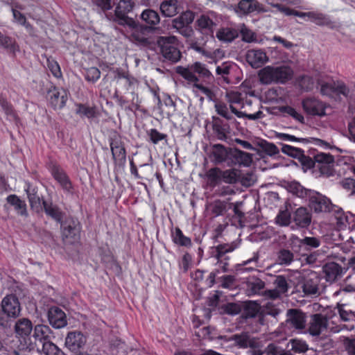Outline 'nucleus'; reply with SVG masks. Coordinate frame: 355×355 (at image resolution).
Returning <instances> with one entry per match:
<instances>
[{
	"label": "nucleus",
	"mask_w": 355,
	"mask_h": 355,
	"mask_svg": "<svg viewBox=\"0 0 355 355\" xmlns=\"http://www.w3.org/2000/svg\"><path fill=\"white\" fill-rule=\"evenodd\" d=\"M293 71L286 65L267 66L261 69L258 76L261 83L270 85L272 83H285L292 78Z\"/></svg>",
	"instance_id": "f257e3e1"
},
{
	"label": "nucleus",
	"mask_w": 355,
	"mask_h": 355,
	"mask_svg": "<svg viewBox=\"0 0 355 355\" xmlns=\"http://www.w3.org/2000/svg\"><path fill=\"white\" fill-rule=\"evenodd\" d=\"M228 341L234 342V345L239 348H249L250 355H263L265 353L263 341L249 331H243L233 334L228 338Z\"/></svg>",
	"instance_id": "f03ea898"
},
{
	"label": "nucleus",
	"mask_w": 355,
	"mask_h": 355,
	"mask_svg": "<svg viewBox=\"0 0 355 355\" xmlns=\"http://www.w3.org/2000/svg\"><path fill=\"white\" fill-rule=\"evenodd\" d=\"M135 6L132 0H120L116 6L114 14L106 15L107 18L123 27H135L137 21L128 14L131 13Z\"/></svg>",
	"instance_id": "7ed1b4c3"
},
{
	"label": "nucleus",
	"mask_w": 355,
	"mask_h": 355,
	"mask_svg": "<svg viewBox=\"0 0 355 355\" xmlns=\"http://www.w3.org/2000/svg\"><path fill=\"white\" fill-rule=\"evenodd\" d=\"M176 72L190 83H197L200 80H210L211 73L204 64L196 62L187 67H178Z\"/></svg>",
	"instance_id": "20e7f679"
},
{
	"label": "nucleus",
	"mask_w": 355,
	"mask_h": 355,
	"mask_svg": "<svg viewBox=\"0 0 355 355\" xmlns=\"http://www.w3.org/2000/svg\"><path fill=\"white\" fill-rule=\"evenodd\" d=\"M132 30L131 37L132 41L138 46L153 49L157 44V39L153 35V30L150 26H145L137 21L135 27H128Z\"/></svg>",
	"instance_id": "39448f33"
},
{
	"label": "nucleus",
	"mask_w": 355,
	"mask_h": 355,
	"mask_svg": "<svg viewBox=\"0 0 355 355\" xmlns=\"http://www.w3.org/2000/svg\"><path fill=\"white\" fill-rule=\"evenodd\" d=\"M157 44L166 60L173 63L180 60L182 54L178 46V40L175 36H159L157 38Z\"/></svg>",
	"instance_id": "423d86ee"
},
{
	"label": "nucleus",
	"mask_w": 355,
	"mask_h": 355,
	"mask_svg": "<svg viewBox=\"0 0 355 355\" xmlns=\"http://www.w3.org/2000/svg\"><path fill=\"white\" fill-rule=\"evenodd\" d=\"M238 245V243L232 242L230 243L219 244L210 248V258L216 261V263L219 265L223 272L228 270V261L230 260L228 254L237 248Z\"/></svg>",
	"instance_id": "0eeeda50"
},
{
	"label": "nucleus",
	"mask_w": 355,
	"mask_h": 355,
	"mask_svg": "<svg viewBox=\"0 0 355 355\" xmlns=\"http://www.w3.org/2000/svg\"><path fill=\"white\" fill-rule=\"evenodd\" d=\"M33 328L32 322L26 318H19L15 322L14 331L17 338L24 340V343L21 342L17 349L13 351L15 355H20L21 352L28 349L27 340H30L29 336L33 331Z\"/></svg>",
	"instance_id": "6e6552de"
},
{
	"label": "nucleus",
	"mask_w": 355,
	"mask_h": 355,
	"mask_svg": "<svg viewBox=\"0 0 355 355\" xmlns=\"http://www.w3.org/2000/svg\"><path fill=\"white\" fill-rule=\"evenodd\" d=\"M282 325L290 331L302 332L306 326V315L298 309H289L286 311V319Z\"/></svg>",
	"instance_id": "1a4fd4ad"
},
{
	"label": "nucleus",
	"mask_w": 355,
	"mask_h": 355,
	"mask_svg": "<svg viewBox=\"0 0 355 355\" xmlns=\"http://www.w3.org/2000/svg\"><path fill=\"white\" fill-rule=\"evenodd\" d=\"M62 240L66 243H73L80 237V227L79 222L74 218H67L60 224Z\"/></svg>",
	"instance_id": "9d476101"
},
{
	"label": "nucleus",
	"mask_w": 355,
	"mask_h": 355,
	"mask_svg": "<svg viewBox=\"0 0 355 355\" xmlns=\"http://www.w3.org/2000/svg\"><path fill=\"white\" fill-rule=\"evenodd\" d=\"M308 198L310 208L315 213L329 212L333 209L330 200L315 191L309 192Z\"/></svg>",
	"instance_id": "9b49d317"
},
{
	"label": "nucleus",
	"mask_w": 355,
	"mask_h": 355,
	"mask_svg": "<svg viewBox=\"0 0 355 355\" xmlns=\"http://www.w3.org/2000/svg\"><path fill=\"white\" fill-rule=\"evenodd\" d=\"M3 313L12 319L18 318L21 313V305L17 297L15 295L10 294L6 295L1 304Z\"/></svg>",
	"instance_id": "f8f14e48"
},
{
	"label": "nucleus",
	"mask_w": 355,
	"mask_h": 355,
	"mask_svg": "<svg viewBox=\"0 0 355 355\" xmlns=\"http://www.w3.org/2000/svg\"><path fill=\"white\" fill-rule=\"evenodd\" d=\"M304 111L309 115L322 116L326 115V104L315 97H307L302 101Z\"/></svg>",
	"instance_id": "ddd939ff"
},
{
	"label": "nucleus",
	"mask_w": 355,
	"mask_h": 355,
	"mask_svg": "<svg viewBox=\"0 0 355 355\" xmlns=\"http://www.w3.org/2000/svg\"><path fill=\"white\" fill-rule=\"evenodd\" d=\"M315 168L318 169L322 175L327 177L334 175V158L331 155L320 153L315 155Z\"/></svg>",
	"instance_id": "4468645a"
},
{
	"label": "nucleus",
	"mask_w": 355,
	"mask_h": 355,
	"mask_svg": "<svg viewBox=\"0 0 355 355\" xmlns=\"http://www.w3.org/2000/svg\"><path fill=\"white\" fill-rule=\"evenodd\" d=\"M25 191L27 194L28 200L30 204L31 209L37 214L42 211L43 200H45L42 195L39 193V189L37 187L26 183Z\"/></svg>",
	"instance_id": "2eb2a0df"
},
{
	"label": "nucleus",
	"mask_w": 355,
	"mask_h": 355,
	"mask_svg": "<svg viewBox=\"0 0 355 355\" xmlns=\"http://www.w3.org/2000/svg\"><path fill=\"white\" fill-rule=\"evenodd\" d=\"M86 342L87 338L81 331H72L67 334L64 345L71 352H78L84 347Z\"/></svg>",
	"instance_id": "dca6fc26"
},
{
	"label": "nucleus",
	"mask_w": 355,
	"mask_h": 355,
	"mask_svg": "<svg viewBox=\"0 0 355 355\" xmlns=\"http://www.w3.org/2000/svg\"><path fill=\"white\" fill-rule=\"evenodd\" d=\"M320 279L315 272H312L306 277L302 284V291L306 296L318 297L320 295Z\"/></svg>",
	"instance_id": "f3484780"
},
{
	"label": "nucleus",
	"mask_w": 355,
	"mask_h": 355,
	"mask_svg": "<svg viewBox=\"0 0 355 355\" xmlns=\"http://www.w3.org/2000/svg\"><path fill=\"white\" fill-rule=\"evenodd\" d=\"M328 327V319L326 315L315 313L311 315L308 332L312 336H319Z\"/></svg>",
	"instance_id": "a211bd4d"
},
{
	"label": "nucleus",
	"mask_w": 355,
	"mask_h": 355,
	"mask_svg": "<svg viewBox=\"0 0 355 355\" xmlns=\"http://www.w3.org/2000/svg\"><path fill=\"white\" fill-rule=\"evenodd\" d=\"M212 130L214 137L220 141H227L230 138V125L218 116L212 117Z\"/></svg>",
	"instance_id": "6ab92c4d"
},
{
	"label": "nucleus",
	"mask_w": 355,
	"mask_h": 355,
	"mask_svg": "<svg viewBox=\"0 0 355 355\" xmlns=\"http://www.w3.org/2000/svg\"><path fill=\"white\" fill-rule=\"evenodd\" d=\"M48 320L55 329H61L67 324L65 313L58 306H52L48 311Z\"/></svg>",
	"instance_id": "aec40b11"
},
{
	"label": "nucleus",
	"mask_w": 355,
	"mask_h": 355,
	"mask_svg": "<svg viewBox=\"0 0 355 355\" xmlns=\"http://www.w3.org/2000/svg\"><path fill=\"white\" fill-rule=\"evenodd\" d=\"M247 62L254 69L262 67L268 61L266 52L262 49H250L245 55Z\"/></svg>",
	"instance_id": "412c9836"
},
{
	"label": "nucleus",
	"mask_w": 355,
	"mask_h": 355,
	"mask_svg": "<svg viewBox=\"0 0 355 355\" xmlns=\"http://www.w3.org/2000/svg\"><path fill=\"white\" fill-rule=\"evenodd\" d=\"M235 11L240 15H248L255 11L266 12L267 10L257 0H241Z\"/></svg>",
	"instance_id": "4be33fe9"
},
{
	"label": "nucleus",
	"mask_w": 355,
	"mask_h": 355,
	"mask_svg": "<svg viewBox=\"0 0 355 355\" xmlns=\"http://www.w3.org/2000/svg\"><path fill=\"white\" fill-rule=\"evenodd\" d=\"M48 98L51 106L55 110H60L64 107L66 104L67 92L62 88L58 89L54 87L53 89L49 91Z\"/></svg>",
	"instance_id": "5701e85b"
},
{
	"label": "nucleus",
	"mask_w": 355,
	"mask_h": 355,
	"mask_svg": "<svg viewBox=\"0 0 355 355\" xmlns=\"http://www.w3.org/2000/svg\"><path fill=\"white\" fill-rule=\"evenodd\" d=\"M312 216L307 208L300 207L292 214V221L299 228H306L311 223Z\"/></svg>",
	"instance_id": "b1692460"
},
{
	"label": "nucleus",
	"mask_w": 355,
	"mask_h": 355,
	"mask_svg": "<svg viewBox=\"0 0 355 355\" xmlns=\"http://www.w3.org/2000/svg\"><path fill=\"white\" fill-rule=\"evenodd\" d=\"M33 337L35 339V344L42 345L51 340L50 334L52 333L50 327L45 324H37L33 328Z\"/></svg>",
	"instance_id": "393cba45"
},
{
	"label": "nucleus",
	"mask_w": 355,
	"mask_h": 355,
	"mask_svg": "<svg viewBox=\"0 0 355 355\" xmlns=\"http://www.w3.org/2000/svg\"><path fill=\"white\" fill-rule=\"evenodd\" d=\"M196 29L207 35H212L216 24L208 15H202L196 21Z\"/></svg>",
	"instance_id": "a878e982"
},
{
	"label": "nucleus",
	"mask_w": 355,
	"mask_h": 355,
	"mask_svg": "<svg viewBox=\"0 0 355 355\" xmlns=\"http://www.w3.org/2000/svg\"><path fill=\"white\" fill-rule=\"evenodd\" d=\"M322 272L327 282H334L343 274L342 267L335 262H329L322 267Z\"/></svg>",
	"instance_id": "bb28decb"
},
{
	"label": "nucleus",
	"mask_w": 355,
	"mask_h": 355,
	"mask_svg": "<svg viewBox=\"0 0 355 355\" xmlns=\"http://www.w3.org/2000/svg\"><path fill=\"white\" fill-rule=\"evenodd\" d=\"M45 214L55 220L57 223L62 224L64 213L56 205H54L52 201L43 200L42 211Z\"/></svg>",
	"instance_id": "cd10ccee"
},
{
	"label": "nucleus",
	"mask_w": 355,
	"mask_h": 355,
	"mask_svg": "<svg viewBox=\"0 0 355 355\" xmlns=\"http://www.w3.org/2000/svg\"><path fill=\"white\" fill-rule=\"evenodd\" d=\"M245 284L246 291L249 296L260 295L263 292L265 282L255 276H250L248 277Z\"/></svg>",
	"instance_id": "c85d7f7f"
},
{
	"label": "nucleus",
	"mask_w": 355,
	"mask_h": 355,
	"mask_svg": "<svg viewBox=\"0 0 355 355\" xmlns=\"http://www.w3.org/2000/svg\"><path fill=\"white\" fill-rule=\"evenodd\" d=\"M140 19L145 24V26H150L153 31L156 29V26L160 22L158 12L150 8L144 10L140 15Z\"/></svg>",
	"instance_id": "c756f323"
},
{
	"label": "nucleus",
	"mask_w": 355,
	"mask_h": 355,
	"mask_svg": "<svg viewBox=\"0 0 355 355\" xmlns=\"http://www.w3.org/2000/svg\"><path fill=\"white\" fill-rule=\"evenodd\" d=\"M309 20L319 26H327L331 29L335 28L329 16L318 11H311Z\"/></svg>",
	"instance_id": "7c9ffc66"
},
{
	"label": "nucleus",
	"mask_w": 355,
	"mask_h": 355,
	"mask_svg": "<svg viewBox=\"0 0 355 355\" xmlns=\"http://www.w3.org/2000/svg\"><path fill=\"white\" fill-rule=\"evenodd\" d=\"M194 12L191 10H187L181 13L180 15L173 19L171 21V26L173 28L178 30L186 26L190 25L194 20Z\"/></svg>",
	"instance_id": "2f4dec72"
},
{
	"label": "nucleus",
	"mask_w": 355,
	"mask_h": 355,
	"mask_svg": "<svg viewBox=\"0 0 355 355\" xmlns=\"http://www.w3.org/2000/svg\"><path fill=\"white\" fill-rule=\"evenodd\" d=\"M160 11L164 17H171L180 12V5L178 0H164L159 6Z\"/></svg>",
	"instance_id": "473e14b6"
},
{
	"label": "nucleus",
	"mask_w": 355,
	"mask_h": 355,
	"mask_svg": "<svg viewBox=\"0 0 355 355\" xmlns=\"http://www.w3.org/2000/svg\"><path fill=\"white\" fill-rule=\"evenodd\" d=\"M6 201L14 207L17 214L24 217L28 216L25 201L21 200L17 195H9L6 198Z\"/></svg>",
	"instance_id": "72a5a7b5"
},
{
	"label": "nucleus",
	"mask_w": 355,
	"mask_h": 355,
	"mask_svg": "<svg viewBox=\"0 0 355 355\" xmlns=\"http://www.w3.org/2000/svg\"><path fill=\"white\" fill-rule=\"evenodd\" d=\"M53 178L60 183L62 189L67 192L72 191V184L65 172L59 167H53L52 169Z\"/></svg>",
	"instance_id": "f704fd0d"
},
{
	"label": "nucleus",
	"mask_w": 355,
	"mask_h": 355,
	"mask_svg": "<svg viewBox=\"0 0 355 355\" xmlns=\"http://www.w3.org/2000/svg\"><path fill=\"white\" fill-rule=\"evenodd\" d=\"M285 187L288 192L301 198H308L309 196V192L312 191L305 189L298 182L295 181L286 182Z\"/></svg>",
	"instance_id": "c9c22d12"
},
{
	"label": "nucleus",
	"mask_w": 355,
	"mask_h": 355,
	"mask_svg": "<svg viewBox=\"0 0 355 355\" xmlns=\"http://www.w3.org/2000/svg\"><path fill=\"white\" fill-rule=\"evenodd\" d=\"M239 36L237 30L232 28H222L216 33V37L224 42H232Z\"/></svg>",
	"instance_id": "e433bc0d"
},
{
	"label": "nucleus",
	"mask_w": 355,
	"mask_h": 355,
	"mask_svg": "<svg viewBox=\"0 0 355 355\" xmlns=\"http://www.w3.org/2000/svg\"><path fill=\"white\" fill-rule=\"evenodd\" d=\"M232 156L238 164L245 166H249L252 162V154L242 151L236 148L233 149Z\"/></svg>",
	"instance_id": "4c0bfd02"
},
{
	"label": "nucleus",
	"mask_w": 355,
	"mask_h": 355,
	"mask_svg": "<svg viewBox=\"0 0 355 355\" xmlns=\"http://www.w3.org/2000/svg\"><path fill=\"white\" fill-rule=\"evenodd\" d=\"M0 47H2L12 53H15L16 51H19V46L17 44L15 40L5 35L0 32Z\"/></svg>",
	"instance_id": "58836bf2"
},
{
	"label": "nucleus",
	"mask_w": 355,
	"mask_h": 355,
	"mask_svg": "<svg viewBox=\"0 0 355 355\" xmlns=\"http://www.w3.org/2000/svg\"><path fill=\"white\" fill-rule=\"evenodd\" d=\"M335 309L338 311L341 320L349 322L355 319V312L352 311L345 304L337 303Z\"/></svg>",
	"instance_id": "ea45409f"
},
{
	"label": "nucleus",
	"mask_w": 355,
	"mask_h": 355,
	"mask_svg": "<svg viewBox=\"0 0 355 355\" xmlns=\"http://www.w3.org/2000/svg\"><path fill=\"white\" fill-rule=\"evenodd\" d=\"M208 184L211 187H215L222 182L221 170L218 167L211 168L206 173Z\"/></svg>",
	"instance_id": "a19ab883"
},
{
	"label": "nucleus",
	"mask_w": 355,
	"mask_h": 355,
	"mask_svg": "<svg viewBox=\"0 0 355 355\" xmlns=\"http://www.w3.org/2000/svg\"><path fill=\"white\" fill-rule=\"evenodd\" d=\"M173 242L180 246L191 247L192 242L190 238L184 236L179 227H175L173 234Z\"/></svg>",
	"instance_id": "79ce46f5"
},
{
	"label": "nucleus",
	"mask_w": 355,
	"mask_h": 355,
	"mask_svg": "<svg viewBox=\"0 0 355 355\" xmlns=\"http://www.w3.org/2000/svg\"><path fill=\"white\" fill-rule=\"evenodd\" d=\"M229 109H230L232 113L234 114L239 118H247L249 120H257L259 119H262L264 116V114L262 111L259 110L254 114H247L245 112H243L239 111L233 104H230Z\"/></svg>",
	"instance_id": "37998d69"
},
{
	"label": "nucleus",
	"mask_w": 355,
	"mask_h": 355,
	"mask_svg": "<svg viewBox=\"0 0 355 355\" xmlns=\"http://www.w3.org/2000/svg\"><path fill=\"white\" fill-rule=\"evenodd\" d=\"M300 243L305 250L311 251L318 248L321 244V241L317 237L305 236L304 239H300Z\"/></svg>",
	"instance_id": "c03bdc74"
},
{
	"label": "nucleus",
	"mask_w": 355,
	"mask_h": 355,
	"mask_svg": "<svg viewBox=\"0 0 355 355\" xmlns=\"http://www.w3.org/2000/svg\"><path fill=\"white\" fill-rule=\"evenodd\" d=\"M260 309L259 305L253 302H248L244 306L242 316L245 319L253 318L257 316Z\"/></svg>",
	"instance_id": "a18cd8bd"
},
{
	"label": "nucleus",
	"mask_w": 355,
	"mask_h": 355,
	"mask_svg": "<svg viewBox=\"0 0 355 355\" xmlns=\"http://www.w3.org/2000/svg\"><path fill=\"white\" fill-rule=\"evenodd\" d=\"M257 144L263 152L269 156H274L279 153V148L276 145L266 140L261 139L257 141Z\"/></svg>",
	"instance_id": "49530a36"
},
{
	"label": "nucleus",
	"mask_w": 355,
	"mask_h": 355,
	"mask_svg": "<svg viewBox=\"0 0 355 355\" xmlns=\"http://www.w3.org/2000/svg\"><path fill=\"white\" fill-rule=\"evenodd\" d=\"M278 110L280 112L283 114H286L290 116H291L295 120L304 123V118L303 115L297 112L295 108L289 105H283L278 107Z\"/></svg>",
	"instance_id": "de8ad7c7"
},
{
	"label": "nucleus",
	"mask_w": 355,
	"mask_h": 355,
	"mask_svg": "<svg viewBox=\"0 0 355 355\" xmlns=\"http://www.w3.org/2000/svg\"><path fill=\"white\" fill-rule=\"evenodd\" d=\"M113 159L119 166H123L126 162V150L124 145L111 150Z\"/></svg>",
	"instance_id": "09e8293b"
},
{
	"label": "nucleus",
	"mask_w": 355,
	"mask_h": 355,
	"mask_svg": "<svg viewBox=\"0 0 355 355\" xmlns=\"http://www.w3.org/2000/svg\"><path fill=\"white\" fill-rule=\"evenodd\" d=\"M294 259L293 253L286 249H282L277 253V261L280 265H286L288 266L291 263V262Z\"/></svg>",
	"instance_id": "8fccbe9b"
},
{
	"label": "nucleus",
	"mask_w": 355,
	"mask_h": 355,
	"mask_svg": "<svg viewBox=\"0 0 355 355\" xmlns=\"http://www.w3.org/2000/svg\"><path fill=\"white\" fill-rule=\"evenodd\" d=\"M76 113L81 117L85 116L88 119H92L96 116L95 107H89L84 104L77 105Z\"/></svg>",
	"instance_id": "3c124183"
},
{
	"label": "nucleus",
	"mask_w": 355,
	"mask_h": 355,
	"mask_svg": "<svg viewBox=\"0 0 355 355\" xmlns=\"http://www.w3.org/2000/svg\"><path fill=\"white\" fill-rule=\"evenodd\" d=\"M42 351L45 355H64L63 352L51 340L41 345Z\"/></svg>",
	"instance_id": "603ef678"
},
{
	"label": "nucleus",
	"mask_w": 355,
	"mask_h": 355,
	"mask_svg": "<svg viewBox=\"0 0 355 355\" xmlns=\"http://www.w3.org/2000/svg\"><path fill=\"white\" fill-rule=\"evenodd\" d=\"M212 148V155L214 157L215 161L218 163L224 162L227 155L225 146L222 144H214Z\"/></svg>",
	"instance_id": "864d4df0"
},
{
	"label": "nucleus",
	"mask_w": 355,
	"mask_h": 355,
	"mask_svg": "<svg viewBox=\"0 0 355 355\" xmlns=\"http://www.w3.org/2000/svg\"><path fill=\"white\" fill-rule=\"evenodd\" d=\"M222 182L227 184H234L239 180L237 172L234 170H221Z\"/></svg>",
	"instance_id": "5fc2aeb1"
},
{
	"label": "nucleus",
	"mask_w": 355,
	"mask_h": 355,
	"mask_svg": "<svg viewBox=\"0 0 355 355\" xmlns=\"http://www.w3.org/2000/svg\"><path fill=\"white\" fill-rule=\"evenodd\" d=\"M218 114L228 121L234 119L233 116L229 112V107L227 104L223 102H218L214 105Z\"/></svg>",
	"instance_id": "6e6d98bb"
},
{
	"label": "nucleus",
	"mask_w": 355,
	"mask_h": 355,
	"mask_svg": "<svg viewBox=\"0 0 355 355\" xmlns=\"http://www.w3.org/2000/svg\"><path fill=\"white\" fill-rule=\"evenodd\" d=\"M282 153L297 159L302 156V154L304 152L301 148H295L289 145L282 144Z\"/></svg>",
	"instance_id": "4d7b16f0"
},
{
	"label": "nucleus",
	"mask_w": 355,
	"mask_h": 355,
	"mask_svg": "<svg viewBox=\"0 0 355 355\" xmlns=\"http://www.w3.org/2000/svg\"><path fill=\"white\" fill-rule=\"evenodd\" d=\"M342 343L348 355H355V336L343 337Z\"/></svg>",
	"instance_id": "13d9d810"
},
{
	"label": "nucleus",
	"mask_w": 355,
	"mask_h": 355,
	"mask_svg": "<svg viewBox=\"0 0 355 355\" xmlns=\"http://www.w3.org/2000/svg\"><path fill=\"white\" fill-rule=\"evenodd\" d=\"M273 284L275 286V288L277 289L282 294H284L288 291V284L284 276H276Z\"/></svg>",
	"instance_id": "bf43d9fd"
},
{
	"label": "nucleus",
	"mask_w": 355,
	"mask_h": 355,
	"mask_svg": "<svg viewBox=\"0 0 355 355\" xmlns=\"http://www.w3.org/2000/svg\"><path fill=\"white\" fill-rule=\"evenodd\" d=\"M298 84L300 88L306 92L313 89L314 81L312 77L309 76H302L299 78Z\"/></svg>",
	"instance_id": "052dcab7"
},
{
	"label": "nucleus",
	"mask_w": 355,
	"mask_h": 355,
	"mask_svg": "<svg viewBox=\"0 0 355 355\" xmlns=\"http://www.w3.org/2000/svg\"><path fill=\"white\" fill-rule=\"evenodd\" d=\"M101 77V71L96 67H89L85 69V78L87 81L91 83L96 82Z\"/></svg>",
	"instance_id": "680f3d73"
},
{
	"label": "nucleus",
	"mask_w": 355,
	"mask_h": 355,
	"mask_svg": "<svg viewBox=\"0 0 355 355\" xmlns=\"http://www.w3.org/2000/svg\"><path fill=\"white\" fill-rule=\"evenodd\" d=\"M93 6L98 12H105L112 8L111 0H92Z\"/></svg>",
	"instance_id": "e2e57ef3"
},
{
	"label": "nucleus",
	"mask_w": 355,
	"mask_h": 355,
	"mask_svg": "<svg viewBox=\"0 0 355 355\" xmlns=\"http://www.w3.org/2000/svg\"><path fill=\"white\" fill-rule=\"evenodd\" d=\"M276 223L281 226H287L292 220V215L287 211H281L277 214L276 218Z\"/></svg>",
	"instance_id": "0e129e2a"
},
{
	"label": "nucleus",
	"mask_w": 355,
	"mask_h": 355,
	"mask_svg": "<svg viewBox=\"0 0 355 355\" xmlns=\"http://www.w3.org/2000/svg\"><path fill=\"white\" fill-rule=\"evenodd\" d=\"M240 33L242 35V40L245 42L249 43L257 40L254 33L250 30L245 24H242Z\"/></svg>",
	"instance_id": "69168bd1"
},
{
	"label": "nucleus",
	"mask_w": 355,
	"mask_h": 355,
	"mask_svg": "<svg viewBox=\"0 0 355 355\" xmlns=\"http://www.w3.org/2000/svg\"><path fill=\"white\" fill-rule=\"evenodd\" d=\"M291 349L295 352H305L308 349V345L305 342L297 339L290 340Z\"/></svg>",
	"instance_id": "338daca9"
},
{
	"label": "nucleus",
	"mask_w": 355,
	"mask_h": 355,
	"mask_svg": "<svg viewBox=\"0 0 355 355\" xmlns=\"http://www.w3.org/2000/svg\"><path fill=\"white\" fill-rule=\"evenodd\" d=\"M148 135L150 140L154 144H157L159 141L165 139L166 141L167 135L160 133L157 130L153 128L148 132Z\"/></svg>",
	"instance_id": "774afa93"
}]
</instances>
